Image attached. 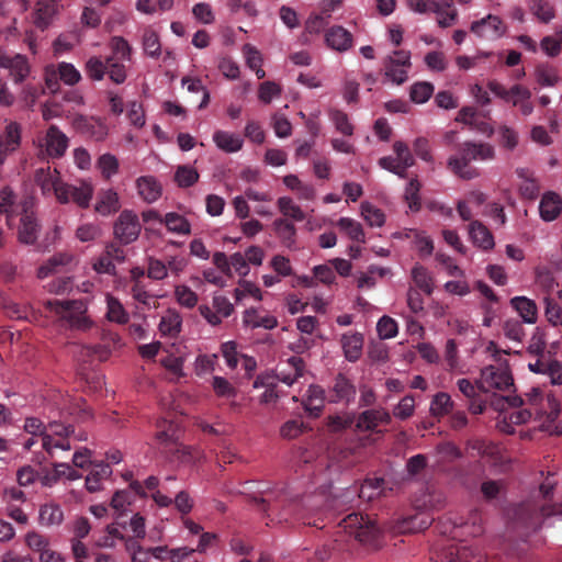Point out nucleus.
<instances>
[{"mask_svg":"<svg viewBox=\"0 0 562 562\" xmlns=\"http://www.w3.org/2000/svg\"><path fill=\"white\" fill-rule=\"evenodd\" d=\"M448 558L449 562H481L482 560V557L468 546H451Z\"/></svg>","mask_w":562,"mask_h":562,"instance_id":"obj_38","label":"nucleus"},{"mask_svg":"<svg viewBox=\"0 0 562 562\" xmlns=\"http://www.w3.org/2000/svg\"><path fill=\"white\" fill-rule=\"evenodd\" d=\"M469 235L473 244L483 250H490L495 245L491 231L480 221L470 223Z\"/></svg>","mask_w":562,"mask_h":562,"instance_id":"obj_24","label":"nucleus"},{"mask_svg":"<svg viewBox=\"0 0 562 562\" xmlns=\"http://www.w3.org/2000/svg\"><path fill=\"white\" fill-rule=\"evenodd\" d=\"M459 155L448 160V167L458 177L471 180L480 176L479 170L472 167V161L492 160L495 156L494 147L488 143L464 142L459 145Z\"/></svg>","mask_w":562,"mask_h":562,"instance_id":"obj_5","label":"nucleus"},{"mask_svg":"<svg viewBox=\"0 0 562 562\" xmlns=\"http://www.w3.org/2000/svg\"><path fill=\"white\" fill-rule=\"evenodd\" d=\"M506 31L503 21L496 16L488 14L486 18L474 21L471 24V32L482 38L495 40L501 37Z\"/></svg>","mask_w":562,"mask_h":562,"instance_id":"obj_16","label":"nucleus"},{"mask_svg":"<svg viewBox=\"0 0 562 562\" xmlns=\"http://www.w3.org/2000/svg\"><path fill=\"white\" fill-rule=\"evenodd\" d=\"M182 327V317L176 310H167L159 322V331L162 336L176 338Z\"/></svg>","mask_w":562,"mask_h":562,"instance_id":"obj_29","label":"nucleus"},{"mask_svg":"<svg viewBox=\"0 0 562 562\" xmlns=\"http://www.w3.org/2000/svg\"><path fill=\"white\" fill-rule=\"evenodd\" d=\"M45 307L65 319L71 327L79 329H87L90 327L91 322L86 314V305L79 300H48L45 302Z\"/></svg>","mask_w":562,"mask_h":562,"instance_id":"obj_8","label":"nucleus"},{"mask_svg":"<svg viewBox=\"0 0 562 562\" xmlns=\"http://www.w3.org/2000/svg\"><path fill=\"white\" fill-rule=\"evenodd\" d=\"M329 119L333 121L336 130L342 135L351 136L353 134V126L347 113L341 110L333 109L329 111Z\"/></svg>","mask_w":562,"mask_h":562,"instance_id":"obj_53","label":"nucleus"},{"mask_svg":"<svg viewBox=\"0 0 562 562\" xmlns=\"http://www.w3.org/2000/svg\"><path fill=\"white\" fill-rule=\"evenodd\" d=\"M487 88L496 97L501 98L505 102H513L515 97L531 98V92L528 88L521 85H514L510 89H506L502 83L496 80H491L487 83Z\"/></svg>","mask_w":562,"mask_h":562,"instance_id":"obj_25","label":"nucleus"},{"mask_svg":"<svg viewBox=\"0 0 562 562\" xmlns=\"http://www.w3.org/2000/svg\"><path fill=\"white\" fill-rule=\"evenodd\" d=\"M137 192L139 196L147 203L157 201L161 195V186L151 176H143L136 181Z\"/></svg>","mask_w":562,"mask_h":562,"instance_id":"obj_28","label":"nucleus"},{"mask_svg":"<svg viewBox=\"0 0 562 562\" xmlns=\"http://www.w3.org/2000/svg\"><path fill=\"white\" fill-rule=\"evenodd\" d=\"M279 211L286 217H291L296 222H302L305 220V214L301 210L299 205H296L293 200L289 196H282L278 200Z\"/></svg>","mask_w":562,"mask_h":562,"instance_id":"obj_50","label":"nucleus"},{"mask_svg":"<svg viewBox=\"0 0 562 562\" xmlns=\"http://www.w3.org/2000/svg\"><path fill=\"white\" fill-rule=\"evenodd\" d=\"M143 48L144 52L153 58H157L161 53V45L158 34L151 30L146 29L143 34Z\"/></svg>","mask_w":562,"mask_h":562,"instance_id":"obj_52","label":"nucleus"},{"mask_svg":"<svg viewBox=\"0 0 562 562\" xmlns=\"http://www.w3.org/2000/svg\"><path fill=\"white\" fill-rule=\"evenodd\" d=\"M327 45L338 52L348 50L353 43L352 35L342 26H333L325 34Z\"/></svg>","mask_w":562,"mask_h":562,"instance_id":"obj_23","label":"nucleus"},{"mask_svg":"<svg viewBox=\"0 0 562 562\" xmlns=\"http://www.w3.org/2000/svg\"><path fill=\"white\" fill-rule=\"evenodd\" d=\"M71 261V256L67 254H57L53 256L48 261L41 266L37 270V277L40 279L47 278L50 273L57 272L59 267L66 266Z\"/></svg>","mask_w":562,"mask_h":562,"instance_id":"obj_44","label":"nucleus"},{"mask_svg":"<svg viewBox=\"0 0 562 562\" xmlns=\"http://www.w3.org/2000/svg\"><path fill=\"white\" fill-rule=\"evenodd\" d=\"M383 479H368L366 480L360 490L359 497L361 499L372 501L375 497H379L383 493Z\"/></svg>","mask_w":562,"mask_h":562,"instance_id":"obj_48","label":"nucleus"},{"mask_svg":"<svg viewBox=\"0 0 562 562\" xmlns=\"http://www.w3.org/2000/svg\"><path fill=\"white\" fill-rule=\"evenodd\" d=\"M213 142L221 150L229 154L239 151L244 145L240 135L222 130L214 132Z\"/></svg>","mask_w":562,"mask_h":562,"instance_id":"obj_27","label":"nucleus"},{"mask_svg":"<svg viewBox=\"0 0 562 562\" xmlns=\"http://www.w3.org/2000/svg\"><path fill=\"white\" fill-rule=\"evenodd\" d=\"M168 231L180 235H187L191 232V225L189 221L175 212L167 213L164 220Z\"/></svg>","mask_w":562,"mask_h":562,"instance_id":"obj_43","label":"nucleus"},{"mask_svg":"<svg viewBox=\"0 0 562 562\" xmlns=\"http://www.w3.org/2000/svg\"><path fill=\"white\" fill-rule=\"evenodd\" d=\"M158 428L156 438L165 453L183 463L193 460V448L179 442L180 430L176 423L164 419L158 424Z\"/></svg>","mask_w":562,"mask_h":562,"instance_id":"obj_7","label":"nucleus"},{"mask_svg":"<svg viewBox=\"0 0 562 562\" xmlns=\"http://www.w3.org/2000/svg\"><path fill=\"white\" fill-rule=\"evenodd\" d=\"M74 124L79 133L94 140H103L108 135V127L99 117L78 115Z\"/></svg>","mask_w":562,"mask_h":562,"instance_id":"obj_17","label":"nucleus"},{"mask_svg":"<svg viewBox=\"0 0 562 562\" xmlns=\"http://www.w3.org/2000/svg\"><path fill=\"white\" fill-rule=\"evenodd\" d=\"M140 229L138 216L130 210H124L114 223L113 233L120 243L128 245L138 238Z\"/></svg>","mask_w":562,"mask_h":562,"instance_id":"obj_11","label":"nucleus"},{"mask_svg":"<svg viewBox=\"0 0 562 562\" xmlns=\"http://www.w3.org/2000/svg\"><path fill=\"white\" fill-rule=\"evenodd\" d=\"M3 308L5 310L8 316L14 319L31 321V317L34 316V312L30 306L21 305L12 301H4Z\"/></svg>","mask_w":562,"mask_h":562,"instance_id":"obj_55","label":"nucleus"},{"mask_svg":"<svg viewBox=\"0 0 562 562\" xmlns=\"http://www.w3.org/2000/svg\"><path fill=\"white\" fill-rule=\"evenodd\" d=\"M69 145V139L56 125H50L41 143L45 155L56 159L65 155Z\"/></svg>","mask_w":562,"mask_h":562,"instance_id":"obj_13","label":"nucleus"},{"mask_svg":"<svg viewBox=\"0 0 562 562\" xmlns=\"http://www.w3.org/2000/svg\"><path fill=\"white\" fill-rule=\"evenodd\" d=\"M529 9L543 23H549L555 16L554 8L548 0H530Z\"/></svg>","mask_w":562,"mask_h":562,"instance_id":"obj_46","label":"nucleus"},{"mask_svg":"<svg viewBox=\"0 0 562 562\" xmlns=\"http://www.w3.org/2000/svg\"><path fill=\"white\" fill-rule=\"evenodd\" d=\"M120 209V200L119 195L113 190L101 191L98 196V202L95 204V211L103 215L108 216L112 213L117 212Z\"/></svg>","mask_w":562,"mask_h":562,"instance_id":"obj_33","label":"nucleus"},{"mask_svg":"<svg viewBox=\"0 0 562 562\" xmlns=\"http://www.w3.org/2000/svg\"><path fill=\"white\" fill-rule=\"evenodd\" d=\"M562 211V199L561 196L553 192L548 191L546 192L539 204V214L540 217L544 222H552L554 221Z\"/></svg>","mask_w":562,"mask_h":562,"instance_id":"obj_21","label":"nucleus"},{"mask_svg":"<svg viewBox=\"0 0 562 562\" xmlns=\"http://www.w3.org/2000/svg\"><path fill=\"white\" fill-rule=\"evenodd\" d=\"M59 3L56 0H37L34 13V24L44 31L49 27L59 12Z\"/></svg>","mask_w":562,"mask_h":562,"instance_id":"obj_18","label":"nucleus"},{"mask_svg":"<svg viewBox=\"0 0 562 562\" xmlns=\"http://www.w3.org/2000/svg\"><path fill=\"white\" fill-rule=\"evenodd\" d=\"M356 387L344 374L339 373L334 382L330 401L349 403L355 398Z\"/></svg>","mask_w":562,"mask_h":562,"instance_id":"obj_26","label":"nucleus"},{"mask_svg":"<svg viewBox=\"0 0 562 562\" xmlns=\"http://www.w3.org/2000/svg\"><path fill=\"white\" fill-rule=\"evenodd\" d=\"M273 228L277 236L280 238L281 243L288 247L292 248L295 244V235L296 229L294 224L288 222L283 218H277L273 222Z\"/></svg>","mask_w":562,"mask_h":562,"instance_id":"obj_37","label":"nucleus"},{"mask_svg":"<svg viewBox=\"0 0 562 562\" xmlns=\"http://www.w3.org/2000/svg\"><path fill=\"white\" fill-rule=\"evenodd\" d=\"M385 76L394 83L402 85L407 80V72L412 66L411 52L398 49L383 59Z\"/></svg>","mask_w":562,"mask_h":562,"instance_id":"obj_10","label":"nucleus"},{"mask_svg":"<svg viewBox=\"0 0 562 562\" xmlns=\"http://www.w3.org/2000/svg\"><path fill=\"white\" fill-rule=\"evenodd\" d=\"M85 71L90 79L94 81L102 80L106 74V59L102 60L98 56L90 57L86 61Z\"/></svg>","mask_w":562,"mask_h":562,"instance_id":"obj_51","label":"nucleus"},{"mask_svg":"<svg viewBox=\"0 0 562 562\" xmlns=\"http://www.w3.org/2000/svg\"><path fill=\"white\" fill-rule=\"evenodd\" d=\"M0 67L5 69L14 83H22L31 74V65L22 54L0 52Z\"/></svg>","mask_w":562,"mask_h":562,"instance_id":"obj_12","label":"nucleus"},{"mask_svg":"<svg viewBox=\"0 0 562 562\" xmlns=\"http://www.w3.org/2000/svg\"><path fill=\"white\" fill-rule=\"evenodd\" d=\"M59 79L67 86H75L81 80L80 71L70 63L61 61L55 65Z\"/></svg>","mask_w":562,"mask_h":562,"instance_id":"obj_49","label":"nucleus"},{"mask_svg":"<svg viewBox=\"0 0 562 562\" xmlns=\"http://www.w3.org/2000/svg\"><path fill=\"white\" fill-rule=\"evenodd\" d=\"M64 520V513L58 505L45 504L40 508V524L42 526L59 525Z\"/></svg>","mask_w":562,"mask_h":562,"instance_id":"obj_42","label":"nucleus"},{"mask_svg":"<svg viewBox=\"0 0 562 562\" xmlns=\"http://www.w3.org/2000/svg\"><path fill=\"white\" fill-rule=\"evenodd\" d=\"M34 199L25 196L16 203V196L10 187L0 191V216H5L8 226H12L14 217H20L18 238L21 243L33 245L37 238L41 225L34 214Z\"/></svg>","mask_w":562,"mask_h":562,"instance_id":"obj_3","label":"nucleus"},{"mask_svg":"<svg viewBox=\"0 0 562 562\" xmlns=\"http://www.w3.org/2000/svg\"><path fill=\"white\" fill-rule=\"evenodd\" d=\"M355 542L369 551H376L384 543V529L373 516L351 513L344 517L337 526L331 544H324L315 551L319 561H326L335 553L351 554Z\"/></svg>","mask_w":562,"mask_h":562,"instance_id":"obj_1","label":"nucleus"},{"mask_svg":"<svg viewBox=\"0 0 562 562\" xmlns=\"http://www.w3.org/2000/svg\"><path fill=\"white\" fill-rule=\"evenodd\" d=\"M261 494L265 496H254L252 501L260 505L268 517L276 516L279 522L288 521L292 516L296 517L297 520L304 519V515L301 514L303 499L291 493L286 486L261 491Z\"/></svg>","mask_w":562,"mask_h":562,"instance_id":"obj_4","label":"nucleus"},{"mask_svg":"<svg viewBox=\"0 0 562 562\" xmlns=\"http://www.w3.org/2000/svg\"><path fill=\"white\" fill-rule=\"evenodd\" d=\"M436 529L442 536L463 542L467 537H477L484 532L482 514L472 510L468 518L449 514L438 519Z\"/></svg>","mask_w":562,"mask_h":562,"instance_id":"obj_6","label":"nucleus"},{"mask_svg":"<svg viewBox=\"0 0 562 562\" xmlns=\"http://www.w3.org/2000/svg\"><path fill=\"white\" fill-rule=\"evenodd\" d=\"M420 183L417 178H413L409 180L405 188V200L408 203V207L416 212L420 209Z\"/></svg>","mask_w":562,"mask_h":562,"instance_id":"obj_60","label":"nucleus"},{"mask_svg":"<svg viewBox=\"0 0 562 562\" xmlns=\"http://www.w3.org/2000/svg\"><path fill=\"white\" fill-rule=\"evenodd\" d=\"M391 415L384 408L367 409L357 419L356 427L360 431H373L380 424L389 425Z\"/></svg>","mask_w":562,"mask_h":562,"instance_id":"obj_19","label":"nucleus"},{"mask_svg":"<svg viewBox=\"0 0 562 562\" xmlns=\"http://www.w3.org/2000/svg\"><path fill=\"white\" fill-rule=\"evenodd\" d=\"M112 474L109 463L97 464L86 477V487L90 493L98 492L101 488V481Z\"/></svg>","mask_w":562,"mask_h":562,"instance_id":"obj_34","label":"nucleus"},{"mask_svg":"<svg viewBox=\"0 0 562 562\" xmlns=\"http://www.w3.org/2000/svg\"><path fill=\"white\" fill-rule=\"evenodd\" d=\"M244 323L252 328L262 327L266 329H273L278 325V321L274 316H260L256 310H248L245 312Z\"/></svg>","mask_w":562,"mask_h":562,"instance_id":"obj_41","label":"nucleus"},{"mask_svg":"<svg viewBox=\"0 0 562 562\" xmlns=\"http://www.w3.org/2000/svg\"><path fill=\"white\" fill-rule=\"evenodd\" d=\"M341 232H344L350 239L364 243L366 235L361 224L350 217H341L336 224Z\"/></svg>","mask_w":562,"mask_h":562,"instance_id":"obj_39","label":"nucleus"},{"mask_svg":"<svg viewBox=\"0 0 562 562\" xmlns=\"http://www.w3.org/2000/svg\"><path fill=\"white\" fill-rule=\"evenodd\" d=\"M324 390L318 385H310L307 390V397L303 401L305 411L311 416L317 417L324 407Z\"/></svg>","mask_w":562,"mask_h":562,"instance_id":"obj_32","label":"nucleus"},{"mask_svg":"<svg viewBox=\"0 0 562 562\" xmlns=\"http://www.w3.org/2000/svg\"><path fill=\"white\" fill-rule=\"evenodd\" d=\"M361 215L370 226L380 227L385 222L383 212L369 202H363L361 204Z\"/></svg>","mask_w":562,"mask_h":562,"instance_id":"obj_58","label":"nucleus"},{"mask_svg":"<svg viewBox=\"0 0 562 562\" xmlns=\"http://www.w3.org/2000/svg\"><path fill=\"white\" fill-rule=\"evenodd\" d=\"M25 544L33 552L41 554L47 547H49V538L37 532V531H29L25 535Z\"/></svg>","mask_w":562,"mask_h":562,"instance_id":"obj_63","label":"nucleus"},{"mask_svg":"<svg viewBox=\"0 0 562 562\" xmlns=\"http://www.w3.org/2000/svg\"><path fill=\"white\" fill-rule=\"evenodd\" d=\"M74 416L78 420H86L91 417V413L82 398H75L67 406L63 407V412Z\"/></svg>","mask_w":562,"mask_h":562,"instance_id":"obj_62","label":"nucleus"},{"mask_svg":"<svg viewBox=\"0 0 562 562\" xmlns=\"http://www.w3.org/2000/svg\"><path fill=\"white\" fill-rule=\"evenodd\" d=\"M110 45L113 53L111 56H114L115 59L122 61L131 59L132 47L126 40L121 36H114L112 37Z\"/></svg>","mask_w":562,"mask_h":562,"instance_id":"obj_64","label":"nucleus"},{"mask_svg":"<svg viewBox=\"0 0 562 562\" xmlns=\"http://www.w3.org/2000/svg\"><path fill=\"white\" fill-rule=\"evenodd\" d=\"M529 369L546 375L552 385L562 384V363L557 360L538 359L535 363H529Z\"/></svg>","mask_w":562,"mask_h":562,"instance_id":"obj_22","label":"nucleus"},{"mask_svg":"<svg viewBox=\"0 0 562 562\" xmlns=\"http://www.w3.org/2000/svg\"><path fill=\"white\" fill-rule=\"evenodd\" d=\"M409 9L418 13L434 12L436 14L443 13V7H449V2L436 0H407Z\"/></svg>","mask_w":562,"mask_h":562,"instance_id":"obj_45","label":"nucleus"},{"mask_svg":"<svg viewBox=\"0 0 562 562\" xmlns=\"http://www.w3.org/2000/svg\"><path fill=\"white\" fill-rule=\"evenodd\" d=\"M512 307L519 314L524 323L535 324L538 319V308L535 301L526 296H515L510 300Z\"/></svg>","mask_w":562,"mask_h":562,"instance_id":"obj_30","label":"nucleus"},{"mask_svg":"<svg viewBox=\"0 0 562 562\" xmlns=\"http://www.w3.org/2000/svg\"><path fill=\"white\" fill-rule=\"evenodd\" d=\"M555 484L553 475L549 474L535 494L508 508V530L525 540L540 528L544 518L562 515V503L550 504Z\"/></svg>","mask_w":562,"mask_h":562,"instance_id":"obj_2","label":"nucleus"},{"mask_svg":"<svg viewBox=\"0 0 562 562\" xmlns=\"http://www.w3.org/2000/svg\"><path fill=\"white\" fill-rule=\"evenodd\" d=\"M35 184L41 189L44 196L55 195L58 201L59 189L63 191L65 182L60 179L56 169L40 168L34 175Z\"/></svg>","mask_w":562,"mask_h":562,"instance_id":"obj_14","label":"nucleus"},{"mask_svg":"<svg viewBox=\"0 0 562 562\" xmlns=\"http://www.w3.org/2000/svg\"><path fill=\"white\" fill-rule=\"evenodd\" d=\"M434 93V86L430 82H416L411 87L409 97L415 103H425Z\"/></svg>","mask_w":562,"mask_h":562,"instance_id":"obj_56","label":"nucleus"},{"mask_svg":"<svg viewBox=\"0 0 562 562\" xmlns=\"http://www.w3.org/2000/svg\"><path fill=\"white\" fill-rule=\"evenodd\" d=\"M503 331L506 338L516 342H521L526 335L521 322L517 318L505 321Z\"/></svg>","mask_w":562,"mask_h":562,"instance_id":"obj_61","label":"nucleus"},{"mask_svg":"<svg viewBox=\"0 0 562 562\" xmlns=\"http://www.w3.org/2000/svg\"><path fill=\"white\" fill-rule=\"evenodd\" d=\"M106 318L110 322H114L117 324H126L130 319L127 312L125 311L122 303L114 296L108 295L106 296Z\"/></svg>","mask_w":562,"mask_h":562,"instance_id":"obj_40","label":"nucleus"},{"mask_svg":"<svg viewBox=\"0 0 562 562\" xmlns=\"http://www.w3.org/2000/svg\"><path fill=\"white\" fill-rule=\"evenodd\" d=\"M304 372V361L300 357H291L284 364L277 368V378L286 385H292Z\"/></svg>","mask_w":562,"mask_h":562,"instance_id":"obj_20","label":"nucleus"},{"mask_svg":"<svg viewBox=\"0 0 562 562\" xmlns=\"http://www.w3.org/2000/svg\"><path fill=\"white\" fill-rule=\"evenodd\" d=\"M412 278L419 290L428 295L432 293L431 278L425 267L415 266L412 270Z\"/></svg>","mask_w":562,"mask_h":562,"instance_id":"obj_59","label":"nucleus"},{"mask_svg":"<svg viewBox=\"0 0 562 562\" xmlns=\"http://www.w3.org/2000/svg\"><path fill=\"white\" fill-rule=\"evenodd\" d=\"M341 345L346 359L350 362H356L361 356L363 336L359 333L345 334L341 338Z\"/></svg>","mask_w":562,"mask_h":562,"instance_id":"obj_31","label":"nucleus"},{"mask_svg":"<svg viewBox=\"0 0 562 562\" xmlns=\"http://www.w3.org/2000/svg\"><path fill=\"white\" fill-rule=\"evenodd\" d=\"M453 401L448 393L438 392L434 395L430 403V414L440 419L443 416L449 415L453 409Z\"/></svg>","mask_w":562,"mask_h":562,"instance_id":"obj_35","label":"nucleus"},{"mask_svg":"<svg viewBox=\"0 0 562 562\" xmlns=\"http://www.w3.org/2000/svg\"><path fill=\"white\" fill-rule=\"evenodd\" d=\"M514 386V379L507 366H487L481 370L479 387L482 392L491 389L505 391Z\"/></svg>","mask_w":562,"mask_h":562,"instance_id":"obj_9","label":"nucleus"},{"mask_svg":"<svg viewBox=\"0 0 562 562\" xmlns=\"http://www.w3.org/2000/svg\"><path fill=\"white\" fill-rule=\"evenodd\" d=\"M106 74L116 85L123 83L126 79L125 66L114 56L106 57Z\"/></svg>","mask_w":562,"mask_h":562,"instance_id":"obj_57","label":"nucleus"},{"mask_svg":"<svg viewBox=\"0 0 562 562\" xmlns=\"http://www.w3.org/2000/svg\"><path fill=\"white\" fill-rule=\"evenodd\" d=\"M58 202L67 204L74 201L79 207L86 209L89 206L93 195V188L87 182H82L79 187L68 183L64 184L63 191L59 189Z\"/></svg>","mask_w":562,"mask_h":562,"instance_id":"obj_15","label":"nucleus"},{"mask_svg":"<svg viewBox=\"0 0 562 562\" xmlns=\"http://www.w3.org/2000/svg\"><path fill=\"white\" fill-rule=\"evenodd\" d=\"M537 82L543 87H553L559 81V75L555 68L549 65H539L536 68Z\"/></svg>","mask_w":562,"mask_h":562,"instance_id":"obj_54","label":"nucleus"},{"mask_svg":"<svg viewBox=\"0 0 562 562\" xmlns=\"http://www.w3.org/2000/svg\"><path fill=\"white\" fill-rule=\"evenodd\" d=\"M434 521V518H430L424 513H418L416 515L409 516L405 518L398 529L402 532H418L426 530Z\"/></svg>","mask_w":562,"mask_h":562,"instance_id":"obj_36","label":"nucleus"},{"mask_svg":"<svg viewBox=\"0 0 562 562\" xmlns=\"http://www.w3.org/2000/svg\"><path fill=\"white\" fill-rule=\"evenodd\" d=\"M199 172L191 166H179L175 172V181L180 188H190L199 181Z\"/></svg>","mask_w":562,"mask_h":562,"instance_id":"obj_47","label":"nucleus"}]
</instances>
